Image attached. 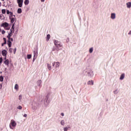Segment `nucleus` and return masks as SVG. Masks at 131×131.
<instances>
[{"label": "nucleus", "instance_id": "nucleus-31", "mask_svg": "<svg viewBox=\"0 0 131 131\" xmlns=\"http://www.w3.org/2000/svg\"><path fill=\"white\" fill-rule=\"evenodd\" d=\"M17 51V49L16 48H15L14 50H13V53L14 54H16V51Z\"/></svg>", "mask_w": 131, "mask_h": 131}, {"label": "nucleus", "instance_id": "nucleus-35", "mask_svg": "<svg viewBox=\"0 0 131 131\" xmlns=\"http://www.w3.org/2000/svg\"><path fill=\"white\" fill-rule=\"evenodd\" d=\"M22 99V96L19 95V100H21Z\"/></svg>", "mask_w": 131, "mask_h": 131}, {"label": "nucleus", "instance_id": "nucleus-46", "mask_svg": "<svg viewBox=\"0 0 131 131\" xmlns=\"http://www.w3.org/2000/svg\"><path fill=\"white\" fill-rule=\"evenodd\" d=\"M2 6V3L0 2V7Z\"/></svg>", "mask_w": 131, "mask_h": 131}, {"label": "nucleus", "instance_id": "nucleus-22", "mask_svg": "<svg viewBox=\"0 0 131 131\" xmlns=\"http://www.w3.org/2000/svg\"><path fill=\"white\" fill-rule=\"evenodd\" d=\"M69 128H70V127H67L63 128V129L64 131H68V129H69Z\"/></svg>", "mask_w": 131, "mask_h": 131}, {"label": "nucleus", "instance_id": "nucleus-20", "mask_svg": "<svg viewBox=\"0 0 131 131\" xmlns=\"http://www.w3.org/2000/svg\"><path fill=\"white\" fill-rule=\"evenodd\" d=\"M10 15H9V18H11V17H14V16H15V15H13V12H10Z\"/></svg>", "mask_w": 131, "mask_h": 131}, {"label": "nucleus", "instance_id": "nucleus-43", "mask_svg": "<svg viewBox=\"0 0 131 131\" xmlns=\"http://www.w3.org/2000/svg\"><path fill=\"white\" fill-rule=\"evenodd\" d=\"M45 0H40V1H41L42 3H45Z\"/></svg>", "mask_w": 131, "mask_h": 131}, {"label": "nucleus", "instance_id": "nucleus-14", "mask_svg": "<svg viewBox=\"0 0 131 131\" xmlns=\"http://www.w3.org/2000/svg\"><path fill=\"white\" fill-rule=\"evenodd\" d=\"M93 52H94V48L92 47L89 49V53H90V54H92V53H93Z\"/></svg>", "mask_w": 131, "mask_h": 131}, {"label": "nucleus", "instance_id": "nucleus-39", "mask_svg": "<svg viewBox=\"0 0 131 131\" xmlns=\"http://www.w3.org/2000/svg\"><path fill=\"white\" fill-rule=\"evenodd\" d=\"M51 67L50 66L48 67V69H49V70H51Z\"/></svg>", "mask_w": 131, "mask_h": 131}, {"label": "nucleus", "instance_id": "nucleus-28", "mask_svg": "<svg viewBox=\"0 0 131 131\" xmlns=\"http://www.w3.org/2000/svg\"><path fill=\"white\" fill-rule=\"evenodd\" d=\"M61 125H64L65 124V122H64V120H62L60 122Z\"/></svg>", "mask_w": 131, "mask_h": 131}, {"label": "nucleus", "instance_id": "nucleus-29", "mask_svg": "<svg viewBox=\"0 0 131 131\" xmlns=\"http://www.w3.org/2000/svg\"><path fill=\"white\" fill-rule=\"evenodd\" d=\"M6 13H7V15H9V14H10V13H11V12H10V11H9V10H7V11H6Z\"/></svg>", "mask_w": 131, "mask_h": 131}, {"label": "nucleus", "instance_id": "nucleus-42", "mask_svg": "<svg viewBox=\"0 0 131 131\" xmlns=\"http://www.w3.org/2000/svg\"><path fill=\"white\" fill-rule=\"evenodd\" d=\"M3 88V85L2 84H0V89H2Z\"/></svg>", "mask_w": 131, "mask_h": 131}, {"label": "nucleus", "instance_id": "nucleus-45", "mask_svg": "<svg viewBox=\"0 0 131 131\" xmlns=\"http://www.w3.org/2000/svg\"><path fill=\"white\" fill-rule=\"evenodd\" d=\"M61 116H64V113H61Z\"/></svg>", "mask_w": 131, "mask_h": 131}, {"label": "nucleus", "instance_id": "nucleus-2", "mask_svg": "<svg viewBox=\"0 0 131 131\" xmlns=\"http://www.w3.org/2000/svg\"><path fill=\"white\" fill-rule=\"evenodd\" d=\"M8 26H9V24L7 22L3 23L1 25V27H4V28H6V29H7V30H9V29H10L7 28V27H8Z\"/></svg>", "mask_w": 131, "mask_h": 131}, {"label": "nucleus", "instance_id": "nucleus-33", "mask_svg": "<svg viewBox=\"0 0 131 131\" xmlns=\"http://www.w3.org/2000/svg\"><path fill=\"white\" fill-rule=\"evenodd\" d=\"M2 34H5L6 33V31H5V30H3L2 31Z\"/></svg>", "mask_w": 131, "mask_h": 131}, {"label": "nucleus", "instance_id": "nucleus-11", "mask_svg": "<svg viewBox=\"0 0 131 131\" xmlns=\"http://www.w3.org/2000/svg\"><path fill=\"white\" fill-rule=\"evenodd\" d=\"M11 125L12 126H16V122L14 120H11Z\"/></svg>", "mask_w": 131, "mask_h": 131}, {"label": "nucleus", "instance_id": "nucleus-41", "mask_svg": "<svg viewBox=\"0 0 131 131\" xmlns=\"http://www.w3.org/2000/svg\"><path fill=\"white\" fill-rule=\"evenodd\" d=\"M3 39H4V41H7V39H6V38H4Z\"/></svg>", "mask_w": 131, "mask_h": 131}, {"label": "nucleus", "instance_id": "nucleus-1", "mask_svg": "<svg viewBox=\"0 0 131 131\" xmlns=\"http://www.w3.org/2000/svg\"><path fill=\"white\" fill-rule=\"evenodd\" d=\"M9 19L10 20L11 23H12V24H14V23H15V22H16V21L15 15H13V16L11 17H9Z\"/></svg>", "mask_w": 131, "mask_h": 131}, {"label": "nucleus", "instance_id": "nucleus-16", "mask_svg": "<svg viewBox=\"0 0 131 131\" xmlns=\"http://www.w3.org/2000/svg\"><path fill=\"white\" fill-rule=\"evenodd\" d=\"M12 36V33H9L7 36V38H8V40H10V38H11V37Z\"/></svg>", "mask_w": 131, "mask_h": 131}, {"label": "nucleus", "instance_id": "nucleus-19", "mask_svg": "<svg viewBox=\"0 0 131 131\" xmlns=\"http://www.w3.org/2000/svg\"><path fill=\"white\" fill-rule=\"evenodd\" d=\"M25 5H27L29 4V0H25L24 2Z\"/></svg>", "mask_w": 131, "mask_h": 131}, {"label": "nucleus", "instance_id": "nucleus-7", "mask_svg": "<svg viewBox=\"0 0 131 131\" xmlns=\"http://www.w3.org/2000/svg\"><path fill=\"white\" fill-rule=\"evenodd\" d=\"M14 29H15V23L12 24L11 29L10 30L11 33L14 32Z\"/></svg>", "mask_w": 131, "mask_h": 131}, {"label": "nucleus", "instance_id": "nucleus-5", "mask_svg": "<svg viewBox=\"0 0 131 131\" xmlns=\"http://www.w3.org/2000/svg\"><path fill=\"white\" fill-rule=\"evenodd\" d=\"M38 54V52L37 51V49L36 51H34L33 52V54H34L33 60H34L36 58H37Z\"/></svg>", "mask_w": 131, "mask_h": 131}, {"label": "nucleus", "instance_id": "nucleus-36", "mask_svg": "<svg viewBox=\"0 0 131 131\" xmlns=\"http://www.w3.org/2000/svg\"><path fill=\"white\" fill-rule=\"evenodd\" d=\"M10 41H13V38H10Z\"/></svg>", "mask_w": 131, "mask_h": 131}, {"label": "nucleus", "instance_id": "nucleus-24", "mask_svg": "<svg viewBox=\"0 0 131 131\" xmlns=\"http://www.w3.org/2000/svg\"><path fill=\"white\" fill-rule=\"evenodd\" d=\"M0 81H4V77L3 76H0Z\"/></svg>", "mask_w": 131, "mask_h": 131}, {"label": "nucleus", "instance_id": "nucleus-40", "mask_svg": "<svg viewBox=\"0 0 131 131\" xmlns=\"http://www.w3.org/2000/svg\"><path fill=\"white\" fill-rule=\"evenodd\" d=\"M67 42H69V38H68L67 39Z\"/></svg>", "mask_w": 131, "mask_h": 131}, {"label": "nucleus", "instance_id": "nucleus-34", "mask_svg": "<svg viewBox=\"0 0 131 131\" xmlns=\"http://www.w3.org/2000/svg\"><path fill=\"white\" fill-rule=\"evenodd\" d=\"M3 62V58L2 57H1L0 58V64L1 63H2Z\"/></svg>", "mask_w": 131, "mask_h": 131}, {"label": "nucleus", "instance_id": "nucleus-12", "mask_svg": "<svg viewBox=\"0 0 131 131\" xmlns=\"http://www.w3.org/2000/svg\"><path fill=\"white\" fill-rule=\"evenodd\" d=\"M126 6H127V8L128 9H130L131 7V3L130 2H128L126 3Z\"/></svg>", "mask_w": 131, "mask_h": 131}, {"label": "nucleus", "instance_id": "nucleus-17", "mask_svg": "<svg viewBox=\"0 0 131 131\" xmlns=\"http://www.w3.org/2000/svg\"><path fill=\"white\" fill-rule=\"evenodd\" d=\"M18 14H21L22 13V9L21 8H18L17 10Z\"/></svg>", "mask_w": 131, "mask_h": 131}, {"label": "nucleus", "instance_id": "nucleus-18", "mask_svg": "<svg viewBox=\"0 0 131 131\" xmlns=\"http://www.w3.org/2000/svg\"><path fill=\"white\" fill-rule=\"evenodd\" d=\"M88 84H91V85H94V82H93V80L89 81L88 82Z\"/></svg>", "mask_w": 131, "mask_h": 131}, {"label": "nucleus", "instance_id": "nucleus-9", "mask_svg": "<svg viewBox=\"0 0 131 131\" xmlns=\"http://www.w3.org/2000/svg\"><path fill=\"white\" fill-rule=\"evenodd\" d=\"M2 55L3 56H5V60H6V58L7 57V51L6 50H3L2 51Z\"/></svg>", "mask_w": 131, "mask_h": 131}, {"label": "nucleus", "instance_id": "nucleus-13", "mask_svg": "<svg viewBox=\"0 0 131 131\" xmlns=\"http://www.w3.org/2000/svg\"><path fill=\"white\" fill-rule=\"evenodd\" d=\"M4 64H5V65H9V59H5L4 61Z\"/></svg>", "mask_w": 131, "mask_h": 131}, {"label": "nucleus", "instance_id": "nucleus-8", "mask_svg": "<svg viewBox=\"0 0 131 131\" xmlns=\"http://www.w3.org/2000/svg\"><path fill=\"white\" fill-rule=\"evenodd\" d=\"M53 66H60V62H54L52 63Z\"/></svg>", "mask_w": 131, "mask_h": 131}, {"label": "nucleus", "instance_id": "nucleus-25", "mask_svg": "<svg viewBox=\"0 0 131 131\" xmlns=\"http://www.w3.org/2000/svg\"><path fill=\"white\" fill-rule=\"evenodd\" d=\"M18 88H19V86H18V84H16L14 87L15 90H18Z\"/></svg>", "mask_w": 131, "mask_h": 131}, {"label": "nucleus", "instance_id": "nucleus-38", "mask_svg": "<svg viewBox=\"0 0 131 131\" xmlns=\"http://www.w3.org/2000/svg\"><path fill=\"white\" fill-rule=\"evenodd\" d=\"M24 117H27V114H25L24 115Z\"/></svg>", "mask_w": 131, "mask_h": 131}, {"label": "nucleus", "instance_id": "nucleus-6", "mask_svg": "<svg viewBox=\"0 0 131 131\" xmlns=\"http://www.w3.org/2000/svg\"><path fill=\"white\" fill-rule=\"evenodd\" d=\"M111 18L112 20H115V19H116V14L115 13H112L111 14Z\"/></svg>", "mask_w": 131, "mask_h": 131}, {"label": "nucleus", "instance_id": "nucleus-21", "mask_svg": "<svg viewBox=\"0 0 131 131\" xmlns=\"http://www.w3.org/2000/svg\"><path fill=\"white\" fill-rule=\"evenodd\" d=\"M51 38V36L50 35V34L47 35V40L48 41V40H50V38Z\"/></svg>", "mask_w": 131, "mask_h": 131}, {"label": "nucleus", "instance_id": "nucleus-37", "mask_svg": "<svg viewBox=\"0 0 131 131\" xmlns=\"http://www.w3.org/2000/svg\"><path fill=\"white\" fill-rule=\"evenodd\" d=\"M128 35H131V31H129V33H128Z\"/></svg>", "mask_w": 131, "mask_h": 131}, {"label": "nucleus", "instance_id": "nucleus-3", "mask_svg": "<svg viewBox=\"0 0 131 131\" xmlns=\"http://www.w3.org/2000/svg\"><path fill=\"white\" fill-rule=\"evenodd\" d=\"M54 45L56 46V47H62L61 45V42L57 40H55L54 41Z\"/></svg>", "mask_w": 131, "mask_h": 131}, {"label": "nucleus", "instance_id": "nucleus-30", "mask_svg": "<svg viewBox=\"0 0 131 131\" xmlns=\"http://www.w3.org/2000/svg\"><path fill=\"white\" fill-rule=\"evenodd\" d=\"M17 109H19V110H21V109H22V107L21 106V105H19L17 107Z\"/></svg>", "mask_w": 131, "mask_h": 131}, {"label": "nucleus", "instance_id": "nucleus-15", "mask_svg": "<svg viewBox=\"0 0 131 131\" xmlns=\"http://www.w3.org/2000/svg\"><path fill=\"white\" fill-rule=\"evenodd\" d=\"M124 74H122L120 76V80H122V79H123V78H124Z\"/></svg>", "mask_w": 131, "mask_h": 131}, {"label": "nucleus", "instance_id": "nucleus-4", "mask_svg": "<svg viewBox=\"0 0 131 131\" xmlns=\"http://www.w3.org/2000/svg\"><path fill=\"white\" fill-rule=\"evenodd\" d=\"M16 2L18 5L19 8H22L23 6V0H16Z\"/></svg>", "mask_w": 131, "mask_h": 131}, {"label": "nucleus", "instance_id": "nucleus-44", "mask_svg": "<svg viewBox=\"0 0 131 131\" xmlns=\"http://www.w3.org/2000/svg\"><path fill=\"white\" fill-rule=\"evenodd\" d=\"M7 43V41H4V45H6Z\"/></svg>", "mask_w": 131, "mask_h": 131}, {"label": "nucleus", "instance_id": "nucleus-49", "mask_svg": "<svg viewBox=\"0 0 131 131\" xmlns=\"http://www.w3.org/2000/svg\"><path fill=\"white\" fill-rule=\"evenodd\" d=\"M3 2H4L5 0H2Z\"/></svg>", "mask_w": 131, "mask_h": 131}, {"label": "nucleus", "instance_id": "nucleus-23", "mask_svg": "<svg viewBox=\"0 0 131 131\" xmlns=\"http://www.w3.org/2000/svg\"><path fill=\"white\" fill-rule=\"evenodd\" d=\"M31 57H32L31 54H28V55H27V59H31Z\"/></svg>", "mask_w": 131, "mask_h": 131}, {"label": "nucleus", "instance_id": "nucleus-26", "mask_svg": "<svg viewBox=\"0 0 131 131\" xmlns=\"http://www.w3.org/2000/svg\"><path fill=\"white\" fill-rule=\"evenodd\" d=\"M9 52L10 54H12V53H13V49L10 48L9 50Z\"/></svg>", "mask_w": 131, "mask_h": 131}, {"label": "nucleus", "instance_id": "nucleus-27", "mask_svg": "<svg viewBox=\"0 0 131 131\" xmlns=\"http://www.w3.org/2000/svg\"><path fill=\"white\" fill-rule=\"evenodd\" d=\"M2 14H6V10L5 9H2Z\"/></svg>", "mask_w": 131, "mask_h": 131}, {"label": "nucleus", "instance_id": "nucleus-47", "mask_svg": "<svg viewBox=\"0 0 131 131\" xmlns=\"http://www.w3.org/2000/svg\"><path fill=\"white\" fill-rule=\"evenodd\" d=\"M52 51H55V49L53 48V49L52 50Z\"/></svg>", "mask_w": 131, "mask_h": 131}, {"label": "nucleus", "instance_id": "nucleus-48", "mask_svg": "<svg viewBox=\"0 0 131 131\" xmlns=\"http://www.w3.org/2000/svg\"><path fill=\"white\" fill-rule=\"evenodd\" d=\"M4 45H5V44L3 43V44H2V46H4Z\"/></svg>", "mask_w": 131, "mask_h": 131}, {"label": "nucleus", "instance_id": "nucleus-32", "mask_svg": "<svg viewBox=\"0 0 131 131\" xmlns=\"http://www.w3.org/2000/svg\"><path fill=\"white\" fill-rule=\"evenodd\" d=\"M3 17H4V15L0 14V19H3Z\"/></svg>", "mask_w": 131, "mask_h": 131}, {"label": "nucleus", "instance_id": "nucleus-10", "mask_svg": "<svg viewBox=\"0 0 131 131\" xmlns=\"http://www.w3.org/2000/svg\"><path fill=\"white\" fill-rule=\"evenodd\" d=\"M7 44H8L9 48H11L12 47V41H11V40H8Z\"/></svg>", "mask_w": 131, "mask_h": 131}]
</instances>
